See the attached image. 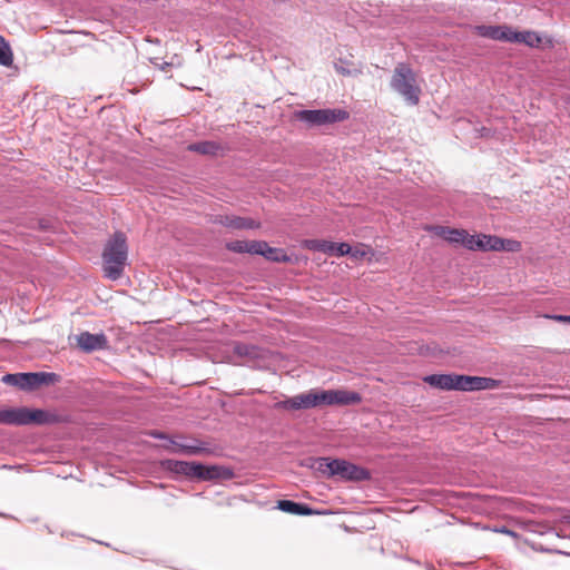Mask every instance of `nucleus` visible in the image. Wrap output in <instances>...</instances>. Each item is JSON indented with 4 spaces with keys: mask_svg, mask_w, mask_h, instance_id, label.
<instances>
[{
    "mask_svg": "<svg viewBox=\"0 0 570 570\" xmlns=\"http://www.w3.org/2000/svg\"><path fill=\"white\" fill-rule=\"evenodd\" d=\"M166 468L173 473L203 481L230 480L234 478V471L224 465H205L196 462L167 460Z\"/></svg>",
    "mask_w": 570,
    "mask_h": 570,
    "instance_id": "obj_2",
    "label": "nucleus"
},
{
    "mask_svg": "<svg viewBox=\"0 0 570 570\" xmlns=\"http://www.w3.org/2000/svg\"><path fill=\"white\" fill-rule=\"evenodd\" d=\"M350 253H352V247L347 243H340V244L333 243V250H332L331 255H335V256L340 257V256L348 255Z\"/></svg>",
    "mask_w": 570,
    "mask_h": 570,
    "instance_id": "obj_25",
    "label": "nucleus"
},
{
    "mask_svg": "<svg viewBox=\"0 0 570 570\" xmlns=\"http://www.w3.org/2000/svg\"><path fill=\"white\" fill-rule=\"evenodd\" d=\"M179 446L181 451L187 454H199L205 450L204 448L197 445L180 444Z\"/></svg>",
    "mask_w": 570,
    "mask_h": 570,
    "instance_id": "obj_30",
    "label": "nucleus"
},
{
    "mask_svg": "<svg viewBox=\"0 0 570 570\" xmlns=\"http://www.w3.org/2000/svg\"><path fill=\"white\" fill-rule=\"evenodd\" d=\"M306 247L312 250L332 254L333 250V242L324 240V239H309L306 240Z\"/></svg>",
    "mask_w": 570,
    "mask_h": 570,
    "instance_id": "obj_21",
    "label": "nucleus"
},
{
    "mask_svg": "<svg viewBox=\"0 0 570 570\" xmlns=\"http://www.w3.org/2000/svg\"><path fill=\"white\" fill-rule=\"evenodd\" d=\"M322 400L326 405H348L358 404L362 401V396L360 393L354 391L325 390L322 391Z\"/></svg>",
    "mask_w": 570,
    "mask_h": 570,
    "instance_id": "obj_9",
    "label": "nucleus"
},
{
    "mask_svg": "<svg viewBox=\"0 0 570 570\" xmlns=\"http://www.w3.org/2000/svg\"><path fill=\"white\" fill-rule=\"evenodd\" d=\"M249 240H235L228 244V248L236 253H247Z\"/></svg>",
    "mask_w": 570,
    "mask_h": 570,
    "instance_id": "obj_28",
    "label": "nucleus"
},
{
    "mask_svg": "<svg viewBox=\"0 0 570 570\" xmlns=\"http://www.w3.org/2000/svg\"><path fill=\"white\" fill-rule=\"evenodd\" d=\"M391 88L397 92L410 106H416L420 101L421 89L416 82V76L406 63H399L391 78Z\"/></svg>",
    "mask_w": 570,
    "mask_h": 570,
    "instance_id": "obj_5",
    "label": "nucleus"
},
{
    "mask_svg": "<svg viewBox=\"0 0 570 570\" xmlns=\"http://www.w3.org/2000/svg\"><path fill=\"white\" fill-rule=\"evenodd\" d=\"M57 380L55 373L30 372V373H8L2 376L4 384L19 387L22 391H32L41 385H49Z\"/></svg>",
    "mask_w": 570,
    "mask_h": 570,
    "instance_id": "obj_6",
    "label": "nucleus"
},
{
    "mask_svg": "<svg viewBox=\"0 0 570 570\" xmlns=\"http://www.w3.org/2000/svg\"><path fill=\"white\" fill-rule=\"evenodd\" d=\"M321 404H324L322 400V391H309L282 401L279 406L285 410L296 411L315 407Z\"/></svg>",
    "mask_w": 570,
    "mask_h": 570,
    "instance_id": "obj_8",
    "label": "nucleus"
},
{
    "mask_svg": "<svg viewBox=\"0 0 570 570\" xmlns=\"http://www.w3.org/2000/svg\"><path fill=\"white\" fill-rule=\"evenodd\" d=\"M277 508L286 513L295 515H311L314 511L306 504L294 502L292 500H279Z\"/></svg>",
    "mask_w": 570,
    "mask_h": 570,
    "instance_id": "obj_15",
    "label": "nucleus"
},
{
    "mask_svg": "<svg viewBox=\"0 0 570 570\" xmlns=\"http://www.w3.org/2000/svg\"><path fill=\"white\" fill-rule=\"evenodd\" d=\"M547 318L562 322V323H569L570 324V315H560V314H552V315H546Z\"/></svg>",
    "mask_w": 570,
    "mask_h": 570,
    "instance_id": "obj_32",
    "label": "nucleus"
},
{
    "mask_svg": "<svg viewBox=\"0 0 570 570\" xmlns=\"http://www.w3.org/2000/svg\"><path fill=\"white\" fill-rule=\"evenodd\" d=\"M348 116L346 110L340 108L305 109L296 114L297 119L309 127H320L344 121Z\"/></svg>",
    "mask_w": 570,
    "mask_h": 570,
    "instance_id": "obj_7",
    "label": "nucleus"
},
{
    "mask_svg": "<svg viewBox=\"0 0 570 570\" xmlns=\"http://www.w3.org/2000/svg\"><path fill=\"white\" fill-rule=\"evenodd\" d=\"M521 249V243L514 239H505L501 238V244H498V252L499 250H505V252H519Z\"/></svg>",
    "mask_w": 570,
    "mask_h": 570,
    "instance_id": "obj_23",
    "label": "nucleus"
},
{
    "mask_svg": "<svg viewBox=\"0 0 570 570\" xmlns=\"http://www.w3.org/2000/svg\"><path fill=\"white\" fill-rule=\"evenodd\" d=\"M253 350H254V347H250V346L245 345V344H239V345L235 346V352L238 355H250Z\"/></svg>",
    "mask_w": 570,
    "mask_h": 570,
    "instance_id": "obj_31",
    "label": "nucleus"
},
{
    "mask_svg": "<svg viewBox=\"0 0 570 570\" xmlns=\"http://www.w3.org/2000/svg\"><path fill=\"white\" fill-rule=\"evenodd\" d=\"M335 70L341 73V75H344V76H352V75H356L358 72L357 69H351L347 67V62L344 61V60H340L338 62L335 63Z\"/></svg>",
    "mask_w": 570,
    "mask_h": 570,
    "instance_id": "obj_27",
    "label": "nucleus"
},
{
    "mask_svg": "<svg viewBox=\"0 0 570 570\" xmlns=\"http://www.w3.org/2000/svg\"><path fill=\"white\" fill-rule=\"evenodd\" d=\"M510 27L507 26H478L476 31L481 37L508 42Z\"/></svg>",
    "mask_w": 570,
    "mask_h": 570,
    "instance_id": "obj_13",
    "label": "nucleus"
},
{
    "mask_svg": "<svg viewBox=\"0 0 570 570\" xmlns=\"http://www.w3.org/2000/svg\"><path fill=\"white\" fill-rule=\"evenodd\" d=\"M128 255L126 236L121 232H116L108 240L102 253L104 271L106 277L116 281L125 268Z\"/></svg>",
    "mask_w": 570,
    "mask_h": 570,
    "instance_id": "obj_3",
    "label": "nucleus"
},
{
    "mask_svg": "<svg viewBox=\"0 0 570 570\" xmlns=\"http://www.w3.org/2000/svg\"><path fill=\"white\" fill-rule=\"evenodd\" d=\"M470 237L466 230L450 228L445 240L452 244H461L466 248V239Z\"/></svg>",
    "mask_w": 570,
    "mask_h": 570,
    "instance_id": "obj_20",
    "label": "nucleus"
},
{
    "mask_svg": "<svg viewBox=\"0 0 570 570\" xmlns=\"http://www.w3.org/2000/svg\"><path fill=\"white\" fill-rule=\"evenodd\" d=\"M219 223L234 229H253L258 227V224H256L255 220L238 216L222 217Z\"/></svg>",
    "mask_w": 570,
    "mask_h": 570,
    "instance_id": "obj_16",
    "label": "nucleus"
},
{
    "mask_svg": "<svg viewBox=\"0 0 570 570\" xmlns=\"http://www.w3.org/2000/svg\"><path fill=\"white\" fill-rule=\"evenodd\" d=\"M315 469L327 478L337 475L346 481H366L371 478L366 469L342 459L318 458Z\"/></svg>",
    "mask_w": 570,
    "mask_h": 570,
    "instance_id": "obj_4",
    "label": "nucleus"
},
{
    "mask_svg": "<svg viewBox=\"0 0 570 570\" xmlns=\"http://www.w3.org/2000/svg\"><path fill=\"white\" fill-rule=\"evenodd\" d=\"M566 522L570 524V514L566 517Z\"/></svg>",
    "mask_w": 570,
    "mask_h": 570,
    "instance_id": "obj_35",
    "label": "nucleus"
},
{
    "mask_svg": "<svg viewBox=\"0 0 570 570\" xmlns=\"http://www.w3.org/2000/svg\"><path fill=\"white\" fill-rule=\"evenodd\" d=\"M451 391L466 392V375L452 374Z\"/></svg>",
    "mask_w": 570,
    "mask_h": 570,
    "instance_id": "obj_24",
    "label": "nucleus"
},
{
    "mask_svg": "<svg viewBox=\"0 0 570 570\" xmlns=\"http://www.w3.org/2000/svg\"><path fill=\"white\" fill-rule=\"evenodd\" d=\"M63 421L65 419L60 414L41 409H28L24 406L0 409V424L2 425H50Z\"/></svg>",
    "mask_w": 570,
    "mask_h": 570,
    "instance_id": "obj_1",
    "label": "nucleus"
},
{
    "mask_svg": "<svg viewBox=\"0 0 570 570\" xmlns=\"http://www.w3.org/2000/svg\"><path fill=\"white\" fill-rule=\"evenodd\" d=\"M266 248V242L264 240H249L248 254L262 255L263 249Z\"/></svg>",
    "mask_w": 570,
    "mask_h": 570,
    "instance_id": "obj_26",
    "label": "nucleus"
},
{
    "mask_svg": "<svg viewBox=\"0 0 570 570\" xmlns=\"http://www.w3.org/2000/svg\"><path fill=\"white\" fill-rule=\"evenodd\" d=\"M13 63V53L10 43L0 35V66L10 67Z\"/></svg>",
    "mask_w": 570,
    "mask_h": 570,
    "instance_id": "obj_18",
    "label": "nucleus"
},
{
    "mask_svg": "<svg viewBox=\"0 0 570 570\" xmlns=\"http://www.w3.org/2000/svg\"><path fill=\"white\" fill-rule=\"evenodd\" d=\"M77 345L86 353L105 350L108 347V340L104 333L91 334L82 332L76 336Z\"/></svg>",
    "mask_w": 570,
    "mask_h": 570,
    "instance_id": "obj_10",
    "label": "nucleus"
},
{
    "mask_svg": "<svg viewBox=\"0 0 570 570\" xmlns=\"http://www.w3.org/2000/svg\"><path fill=\"white\" fill-rule=\"evenodd\" d=\"M262 256H264L265 258L273 261V262L288 261V257L283 252V249L271 247L267 243H266V248L263 249Z\"/></svg>",
    "mask_w": 570,
    "mask_h": 570,
    "instance_id": "obj_22",
    "label": "nucleus"
},
{
    "mask_svg": "<svg viewBox=\"0 0 570 570\" xmlns=\"http://www.w3.org/2000/svg\"><path fill=\"white\" fill-rule=\"evenodd\" d=\"M426 230L442 237L443 239H445L448 233H449V229L450 227H444V226H429L425 228Z\"/></svg>",
    "mask_w": 570,
    "mask_h": 570,
    "instance_id": "obj_29",
    "label": "nucleus"
},
{
    "mask_svg": "<svg viewBox=\"0 0 570 570\" xmlns=\"http://www.w3.org/2000/svg\"><path fill=\"white\" fill-rule=\"evenodd\" d=\"M219 147L213 141H200L188 146V150L203 155H215Z\"/></svg>",
    "mask_w": 570,
    "mask_h": 570,
    "instance_id": "obj_19",
    "label": "nucleus"
},
{
    "mask_svg": "<svg viewBox=\"0 0 570 570\" xmlns=\"http://www.w3.org/2000/svg\"><path fill=\"white\" fill-rule=\"evenodd\" d=\"M348 255H352L353 257H357L358 255H364V253H360L358 250H353Z\"/></svg>",
    "mask_w": 570,
    "mask_h": 570,
    "instance_id": "obj_34",
    "label": "nucleus"
},
{
    "mask_svg": "<svg viewBox=\"0 0 570 570\" xmlns=\"http://www.w3.org/2000/svg\"><path fill=\"white\" fill-rule=\"evenodd\" d=\"M495 531L501 532V533H505V534H509V535H512V537H515V535H517L514 531L509 530V529H508V528H505V527H502V528H500V529H497Z\"/></svg>",
    "mask_w": 570,
    "mask_h": 570,
    "instance_id": "obj_33",
    "label": "nucleus"
},
{
    "mask_svg": "<svg viewBox=\"0 0 570 570\" xmlns=\"http://www.w3.org/2000/svg\"><path fill=\"white\" fill-rule=\"evenodd\" d=\"M499 381L491 377L466 375V392L493 390L499 386Z\"/></svg>",
    "mask_w": 570,
    "mask_h": 570,
    "instance_id": "obj_14",
    "label": "nucleus"
},
{
    "mask_svg": "<svg viewBox=\"0 0 570 570\" xmlns=\"http://www.w3.org/2000/svg\"><path fill=\"white\" fill-rule=\"evenodd\" d=\"M423 381L432 387L451 391L452 374H431L424 376Z\"/></svg>",
    "mask_w": 570,
    "mask_h": 570,
    "instance_id": "obj_17",
    "label": "nucleus"
},
{
    "mask_svg": "<svg viewBox=\"0 0 570 570\" xmlns=\"http://www.w3.org/2000/svg\"><path fill=\"white\" fill-rule=\"evenodd\" d=\"M498 244H501V237L494 235H470L466 239V248L470 250L498 252Z\"/></svg>",
    "mask_w": 570,
    "mask_h": 570,
    "instance_id": "obj_11",
    "label": "nucleus"
},
{
    "mask_svg": "<svg viewBox=\"0 0 570 570\" xmlns=\"http://www.w3.org/2000/svg\"><path fill=\"white\" fill-rule=\"evenodd\" d=\"M508 42L511 43H524L529 47H539L541 43V38L537 32L533 31H514L510 28Z\"/></svg>",
    "mask_w": 570,
    "mask_h": 570,
    "instance_id": "obj_12",
    "label": "nucleus"
}]
</instances>
